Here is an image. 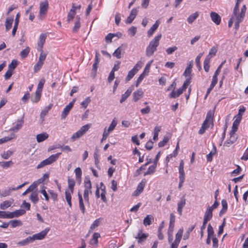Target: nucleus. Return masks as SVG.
<instances>
[{
  "instance_id": "54",
  "label": "nucleus",
  "mask_w": 248,
  "mask_h": 248,
  "mask_svg": "<svg viewBox=\"0 0 248 248\" xmlns=\"http://www.w3.org/2000/svg\"><path fill=\"white\" fill-rule=\"evenodd\" d=\"M13 164L12 161H2L0 162V166L2 167L3 168H8L11 167V166Z\"/></svg>"
},
{
  "instance_id": "28",
  "label": "nucleus",
  "mask_w": 248,
  "mask_h": 248,
  "mask_svg": "<svg viewBox=\"0 0 248 248\" xmlns=\"http://www.w3.org/2000/svg\"><path fill=\"white\" fill-rule=\"evenodd\" d=\"M156 167V164L154 163L153 165L149 166L148 170L144 173V175H150L154 173L155 172Z\"/></svg>"
},
{
  "instance_id": "52",
  "label": "nucleus",
  "mask_w": 248,
  "mask_h": 248,
  "mask_svg": "<svg viewBox=\"0 0 248 248\" xmlns=\"http://www.w3.org/2000/svg\"><path fill=\"white\" fill-rule=\"evenodd\" d=\"M195 225H193L190 228H189L187 231L185 232L183 239L184 240L187 239L189 237L190 233L193 230V229L195 228Z\"/></svg>"
},
{
  "instance_id": "15",
  "label": "nucleus",
  "mask_w": 248,
  "mask_h": 248,
  "mask_svg": "<svg viewBox=\"0 0 248 248\" xmlns=\"http://www.w3.org/2000/svg\"><path fill=\"white\" fill-rule=\"evenodd\" d=\"M78 198L79 200V207L82 214L85 212V207L83 202V199L81 194L79 192L78 193Z\"/></svg>"
},
{
  "instance_id": "13",
  "label": "nucleus",
  "mask_w": 248,
  "mask_h": 248,
  "mask_svg": "<svg viewBox=\"0 0 248 248\" xmlns=\"http://www.w3.org/2000/svg\"><path fill=\"white\" fill-rule=\"evenodd\" d=\"M212 217L213 211L211 210V209H209L207 208L204 215L203 221L208 222V221L211 219Z\"/></svg>"
},
{
  "instance_id": "9",
  "label": "nucleus",
  "mask_w": 248,
  "mask_h": 248,
  "mask_svg": "<svg viewBox=\"0 0 248 248\" xmlns=\"http://www.w3.org/2000/svg\"><path fill=\"white\" fill-rule=\"evenodd\" d=\"M146 184L145 179H143L141 181V182L138 185L136 190L134 192V195L138 196L140 193H141L143 190V188L145 186Z\"/></svg>"
},
{
  "instance_id": "25",
  "label": "nucleus",
  "mask_w": 248,
  "mask_h": 248,
  "mask_svg": "<svg viewBox=\"0 0 248 248\" xmlns=\"http://www.w3.org/2000/svg\"><path fill=\"white\" fill-rule=\"evenodd\" d=\"M30 200L34 204L36 203L38 200V192L36 191H33L30 195Z\"/></svg>"
},
{
  "instance_id": "11",
  "label": "nucleus",
  "mask_w": 248,
  "mask_h": 248,
  "mask_svg": "<svg viewBox=\"0 0 248 248\" xmlns=\"http://www.w3.org/2000/svg\"><path fill=\"white\" fill-rule=\"evenodd\" d=\"M160 24V21L159 20H157L155 23L151 27V28L148 30L147 32V35L149 37L152 36L154 32L157 29L158 27Z\"/></svg>"
},
{
  "instance_id": "62",
  "label": "nucleus",
  "mask_w": 248,
  "mask_h": 248,
  "mask_svg": "<svg viewBox=\"0 0 248 248\" xmlns=\"http://www.w3.org/2000/svg\"><path fill=\"white\" fill-rule=\"evenodd\" d=\"M17 65V61L15 60H12L11 63L9 64L8 68L9 70L13 71L14 70Z\"/></svg>"
},
{
  "instance_id": "42",
  "label": "nucleus",
  "mask_w": 248,
  "mask_h": 248,
  "mask_svg": "<svg viewBox=\"0 0 248 248\" xmlns=\"http://www.w3.org/2000/svg\"><path fill=\"white\" fill-rule=\"evenodd\" d=\"M221 204L222 206V209L220 211V215L224 214L227 210L228 208V204L225 200H222L221 201Z\"/></svg>"
},
{
  "instance_id": "4",
  "label": "nucleus",
  "mask_w": 248,
  "mask_h": 248,
  "mask_svg": "<svg viewBox=\"0 0 248 248\" xmlns=\"http://www.w3.org/2000/svg\"><path fill=\"white\" fill-rule=\"evenodd\" d=\"M50 229L49 228H46L43 231H41L39 233L33 234L31 236L33 241L36 240H42L43 239L48 232H49Z\"/></svg>"
},
{
  "instance_id": "50",
  "label": "nucleus",
  "mask_w": 248,
  "mask_h": 248,
  "mask_svg": "<svg viewBox=\"0 0 248 248\" xmlns=\"http://www.w3.org/2000/svg\"><path fill=\"white\" fill-rule=\"evenodd\" d=\"M98 63H99L98 62H94L93 65V68H92V72H91V76L93 78L96 76V71H97V65H98Z\"/></svg>"
},
{
  "instance_id": "24",
  "label": "nucleus",
  "mask_w": 248,
  "mask_h": 248,
  "mask_svg": "<svg viewBox=\"0 0 248 248\" xmlns=\"http://www.w3.org/2000/svg\"><path fill=\"white\" fill-rule=\"evenodd\" d=\"M241 122V120L237 119H236L234 122H233L232 129L231 131H232V134H235L238 129V126Z\"/></svg>"
},
{
  "instance_id": "16",
  "label": "nucleus",
  "mask_w": 248,
  "mask_h": 248,
  "mask_svg": "<svg viewBox=\"0 0 248 248\" xmlns=\"http://www.w3.org/2000/svg\"><path fill=\"white\" fill-rule=\"evenodd\" d=\"M13 200L5 201L1 202L0 204V208L1 210H5L8 207H10L13 204Z\"/></svg>"
},
{
  "instance_id": "60",
  "label": "nucleus",
  "mask_w": 248,
  "mask_h": 248,
  "mask_svg": "<svg viewBox=\"0 0 248 248\" xmlns=\"http://www.w3.org/2000/svg\"><path fill=\"white\" fill-rule=\"evenodd\" d=\"M13 154V152L11 151H8L7 152H4L2 154H1V157L4 159H7L9 158L10 156H11Z\"/></svg>"
},
{
  "instance_id": "1",
  "label": "nucleus",
  "mask_w": 248,
  "mask_h": 248,
  "mask_svg": "<svg viewBox=\"0 0 248 248\" xmlns=\"http://www.w3.org/2000/svg\"><path fill=\"white\" fill-rule=\"evenodd\" d=\"M161 37V34H158L150 42L149 44L146 49V56L149 57L154 54V52L156 50L157 46L159 45V41Z\"/></svg>"
},
{
  "instance_id": "43",
  "label": "nucleus",
  "mask_w": 248,
  "mask_h": 248,
  "mask_svg": "<svg viewBox=\"0 0 248 248\" xmlns=\"http://www.w3.org/2000/svg\"><path fill=\"white\" fill-rule=\"evenodd\" d=\"M217 152L216 147L215 145H213V148L209 154L207 155V161H211L212 160V156L215 155Z\"/></svg>"
},
{
  "instance_id": "41",
  "label": "nucleus",
  "mask_w": 248,
  "mask_h": 248,
  "mask_svg": "<svg viewBox=\"0 0 248 248\" xmlns=\"http://www.w3.org/2000/svg\"><path fill=\"white\" fill-rule=\"evenodd\" d=\"M68 188L72 193L74 192V187L75 185V182L74 179L68 178Z\"/></svg>"
},
{
  "instance_id": "63",
  "label": "nucleus",
  "mask_w": 248,
  "mask_h": 248,
  "mask_svg": "<svg viewBox=\"0 0 248 248\" xmlns=\"http://www.w3.org/2000/svg\"><path fill=\"white\" fill-rule=\"evenodd\" d=\"M41 93L35 92V95L34 97L31 98V101L34 103L38 102L41 98Z\"/></svg>"
},
{
  "instance_id": "10",
  "label": "nucleus",
  "mask_w": 248,
  "mask_h": 248,
  "mask_svg": "<svg viewBox=\"0 0 248 248\" xmlns=\"http://www.w3.org/2000/svg\"><path fill=\"white\" fill-rule=\"evenodd\" d=\"M23 123L24 120L23 118L18 119L15 126L11 128L10 130L15 132H17L21 128Z\"/></svg>"
},
{
  "instance_id": "51",
  "label": "nucleus",
  "mask_w": 248,
  "mask_h": 248,
  "mask_svg": "<svg viewBox=\"0 0 248 248\" xmlns=\"http://www.w3.org/2000/svg\"><path fill=\"white\" fill-rule=\"evenodd\" d=\"M203 54V52H202L199 54V55L197 56L195 59V62L199 68V70H200L202 69L201 63H200V59L201 57L202 56Z\"/></svg>"
},
{
  "instance_id": "18",
  "label": "nucleus",
  "mask_w": 248,
  "mask_h": 248,
  "mask_svg": "<svg viewBox=\"0 0 248 248\" xmlns=\"http://www.w3.org/2000/svg\"><path fill=\"white\" fill-rule=\"evenodd\" d=\"M48 138V135L46 133H43L37 135L36 140L38 142H42Z\"/></svg>"
},
{
  "instance_id": "35",
  "label": "nucleus",
  "mask_w": 248,
  "mask_h": 248,
  "mask_svg": "<svg viewBox=\"0 0 248 248\" xmlns=\"http://www.w3.org/2000/svg\"><path fill=\"white\" fill-rule=\"evenodd\" d=\"M199 13L198 12L191 14L187 19V21L189 24H192L193 21L198 17Z\"/></svg>"
},
{
  "instance_id": "38",
  "label": "nucleus",
  "mask_w": 248,
  "mask_h": 248,
  "mask_svg": "<svg viewBox=\"0 0 248 248\" xmlns=\"http://www.w3.org/2000/svg\"><path fill=\"white\" fill-rule=\"evenodd\" d=\"M72 193L71 192H69L68 190H66L65 192V199L68 203V205L70 207L72 206V202H71V194Z\"/></svg>"
},
{
  "instance_id": "21",
  "label": "nucleus",
  "mask_w": 248,
  "mask_h": 248,
  "mask_svg": "<svg viewBox=\"0 0 248 248\" xmlns=\"http://www.w3.org/2000/svg\"><path fill=\"white\" fill-rule=\"evenodd\" d=\"M154 221V217L152 215H148L143 219V224L144 226H148L152 224Z\"/></svg>"
},
{
  "instance_id": "34",
  "label": "nucleus",
  "mask_w": 248,
  "mask_h": 248,
  "mask_svg": "<svg viewBox=\"0 0 248 248\" xmlns=\"http://www.w3.org/2000/svg\"><path fill=\"white\" fill-rule=\"evenodd\" d=\"M84 189H88L89 190H91L92 188V184L91 182L89 177H85L84 182Z\"/></svg>"
},
{
  "instance_id": "3",
  "label": "nucleus",
  "mask_w": 248,
  "mask_h": 248,
  "mask_svg": "<svg viewBox=\"0 0 248 248\" xmlns=\"http://www.w3.org/2000/svg\"><path fill=\"white\" fill-rule=\"evenodd\" d=\"M183 233V229L180 228L175 235V239L174 242L171 243V248H177L180 242Z\"/></svg>"
},
{
  "instance_id": "45",
  "label": "nucleus",
  "mask_w": 248,
  "mask_h": 248,
  "mask_svg": "<svg viewBox=\"0 0 248 248\" xmlns=\"http://www.w3.org/2000/svg\"><path fill=\"white\" fill-rule=\"evenodd\" d=\"M30 51V48L29 47L27 46L26 48L22 50L20 53V56L22 58L24 59L26 58Z\"/></svg>"
},
{
  "instance_id": "23",
  "label": "nucleus",
  "mask_w": 248,
  "mask_h": 248,
  "mask_svg": "<svg viewBox=\"0 0 248 248\" xmlns=\"http://www.w3.org/2000/svg\"><path fill=\"white\" fill-rule=\"evenodd\" d=\"M143 92L141 90H138L136 92L133 93V100L137 102L140 98L142 96Z\"/></svg>"
},
{
  "instance_id": "44",
  "label": "nucleus",
  "mask_w": 248,
  "mask_h": 248,
  "mask_svg": "<svg viewBox=\"0 0 248 248\" xmlns=\"http://www.w3.org/2000/svg\"><path fill=\"white\" fill-rule=\"evenodd\" d=\"M92 194V190H89L88 189H84V194H83V198L85 201V202L88 204H89V194Z\"/></svg>"
},
{
  "instance_id": "33",
  "label": "nucleus",
  "mask_w": 248,
  "mask_h": 248,
  "mask_svg": "<svg viewBox=\"0 0 248 248\" xmlns=\"http://www.w3.org/2000/svg\"><path fill=\"white\" fill-rule=\"evenodd\" d=\"M84 134H85L84 132H83L82 131H81L80 129H79L78 131L76 133H74L72 136L71 138V139L74 141L77 139L79 138L80 137H82Z\"/></svg>"
},
{
  "instance_id": "29",
  "label": "nucleus",
  "mask_w": 248,
  "mask_h": 248,
  "mask_svg": "<svg viewBox=\"0 0 248 248\" xmlns=\"http://www.w3.org/2000/svg\"><path fill=\"white\" fill-rule=\"evenodd\" d=\"M184 163L183 160H181L179 167V176L182 177H185V174L184 172Z\"/></svg>"
},
{
  "instance_id": "26",
  "label": "nucleus",
  "mask_w": 248,
  "mask_h": 248,
  "mask_svg": "<svg viewBox=\"0 0 248 248\" xmlns=\"http://www.w3.org/2000/svg\"><path fill=\"white\" fill-rule=\"evenodd\" d=\"M100 236V234L97 232H94L93 236V238L90 240V244L92 245H97L98 243V238Z\"/></svg>"
},
{
  "instance_id": "37",
  "label": "nucleus",
  "mask_w": 248,
  "mask_h": 248,
  "mask_svg": "<svg viewBox=\"0 0 248 248\" xmlns=\"http://www.w3.org/2000/svg\"><path fill=\"white\" fill-rule=\"evenodd\" d=\"M218 50V47L217 46H214L212 47L211 50H210L209 52V54L206 56V57H209L210 60L211 59V58L215 56Z\"/></svg>"
},
{
  "instance_id": "64",
  "label": "nucleus",
  "mask_w": 248,
  "mask_h": 248,
  "mask_svg": "<svg viewBox=\"0 0 248 248\" xmlns=\"http://www.w3.org/2000/svg\"><path fill=\"white\" fill-rule=\"evenodd\" d=\"M207 232H208V236H211L212 237L214 236V229L210 224H209L208 225Z\"/></svg>"
},
{
  "instance_id": "14",
  "label": "nucleus",
  "mask_w": 248,
  "mask_h": 248,
  "mask_svg": "<svg viewBox=\"0 0 248 248\" xmlns=\"http://www.w3.org/2000/svg\"><path fill=\"white\" fill-rule=\"evenodd\" d=\"M61 154V153H59L54 155H50L48 158L45 159L47 164L50 165L52 163L54 162L55 161H56L59 158Z\"/></svg>"
},
{
  "instance_id": "57",
  "label": "nucleus",
  "mask_w": 248,
  "mask_h": 248,
  "mask_svg": "<svg viewBox=\"0 0 248 248\" xmlns=\"http://www.w3.org/2000/svg\"><path fill=\"white\" fill-rule=\"evenodd\" d=\"M46 187L44 186H43L41 187V189L40 190V192L43 195V196L45 197V200L46 201H48L49 200V197L48 195L46 192V191L45 190Z\"/></svg>"
},
{
  "instance_id": "2",
  "label": "nucleus",
  "mask_w": 248,
  "mask_h": 248,
  "mask_svg": "<svg viewBox=\"0 0 248 248\" xmlns=\"http://www.w3.org/2000/svg\"><path fill=\"white\" fill-rule=\"evenodd\" d=\"M48 8V3L47 0L40 3L39 18L43 19L46 16Z\"/></svg>"
},
{
  "instance_id": "31",
  "label": "nucleus",
  "mask_w": 248,
  "mask_h": 248,
  "mask_svg": "<svg viewBox=\"0 0 248 248\" xmlns=\"http://www.w3.org/2000/svg\"><path fill=\"white\" fill-rule=\"evenodd\" d=\"M37 187L36 186V184L34 183L33 182L23 193V196H25L27 195L28 193L30 192H33V191L34 190L35 188H36Z\"/></svg>"
},
{
  "instance_id": "20",
  "label": "nucleus",
  "mask_w": 248,
  "mask_h": 248,
  "mask_svg": "<svg viewBox=\"0 0 248 248\" xmlns=\"http://www.w3.org/2000/svg\"><path fill=\"white\" fill-rule=\"evenodd\" d=\"M33 239L31 236H29L27 238L19 241L17 243V245L20 246H26L29 244L30 243H32L33 242Z\"/></svg>"
},
{
  "instance_id": "19",
  "label": "nucleus",
  "mask_w": 248,
  "mask_h": 248,
  "mask_svg": "<svg viewBox=\"0 0 248 248\" xmlns=\"http://www.w3.org/2000/svg\"><path fill=\"white\" fill-rule=\"evenodd\" d=\"M186 204V199H181V201L178 202L177 205V211L181 216L182 214V210L183 207L185 206Z\"/></svg>"
},
{
  "instance_id": "49",
  "label": "nucleus",
  "mask_w": 248,
  "mask_h": 248,
  "mask_svg": "<svg viewBox=\"0 0 248 248\" xmlns=\"http://www.w3.org/2000/svg\"><path fill=\"white\" fill-rule=\"evenodd\" d=\"M210 58L209 57H206L204 61V69L205 70V71L207 72L209 71V68H210V65H209V63H210Z\"/></svg>"
},
{
  "instance_id": "48",
  "label": "nucleus",
  "mask_w": 248,
  "mask_h": 248,
  "mask_svg": "<svg viewBox=\"0 0 248 248\" xmlns=\"http://www.w3.org/2000/svg\"><path fill=\"white\" fill-rule=\"evenodd\" d=\"M38 50L40 52L38 61L44 63L46 57V54L43 52V49H38Z\"/></svg>"
},
{
  "instance_id": "27",
  "label": "nucleus",
  "mask_w": 248,
  "mask_h": 248,
  "mask_svg": "<svg viewBox=\"0 0 248 248\" xmlns=\"http://www.w3.org/2000/svg\"><path fill=\"white\" fill-rule=\"evenodd\" d=\"M183 93L182 89H179L177 91H175L174 90H173L172 92L170 94V98H175L176 97L179 96L180 94H181Z\"/></svg>"
},
{
  "instance_id": "46",
  "label": "nucleus",
  "mask_w": 248,
  "mask_h": 248,
  "mask_svg": "<svg viewBox=\"0 0 248 248\" xmlns=\"http://www.w3.org/2000/svg\"><path fill=\"white\" fill-rule=\"evenodd\" d=\"M100 218L96 219L93 223L91 225L89 230V232H92L95 228L97 227L100 224Z\"/></svg>"
},
{
  "instance_id": "36",
  "label": "nucleus",
  "mask_w": 248,
  "mask_h": 248,
  "mask_svg": "<svg viewBox=\"0 0 248 248\" xmlns=\"http://www.w3.org/2000/svg\"><path fill=\"white\" fill-rule=\"evenodd\" d=\"M49 177V174L48 173H45L43 175L42 177L39 178L38 180L34 181V183L36 184V186H38L41 183H43L45 180L47 179Z\"/></svg>"
},
{
  "instance_id": "47",
  "label": "nucleus",
  "mask_w": 248,
  "mask_h": 248,
  "mask_svg": "<svg viewBox=\"0 0 248 248\" xmlns=\"http://www.w3.org/2000/svg\"><path fill=\"white\" fill-rule=\"evenodd\" d=\"M45 82V79L44 78L41 79L37 86V89L36 90V92L41 93L42 91V89L44 86V85Z\"/></svg>"
},
{
  "instance_id": "40",
  "label": "nucleus",
  "mask_w": 248,
  "mask_h": 248,
  "mask_svg": "<svg viewBox=\"0 0 248 248\" xmlns=\"http://www.w3.org/2000/svg\"><path fill=\"white\" fill-rule=\"evenodd\" d=\"M76 20L75 25L73 28V31L74 32H77L80 27V17L78 16H77Z\"/></svg>"
},
{
  "instance_id": "22",
  "label": "nucleus",
  "mask_w": 248,
  "mask_h": 248,
  "mask_svg": "<svg viewBox=\"0 0 248 248\" xmlns=\"http://www.w3.org/2000/svg\"><path fill=\"white\" fill-rule=\"evenodd\" d=\"M132 91V89L131 88H129L127 90L125 93L124 94H123L120 100V102L122 103L124 102L130 95L131 92Z\"/></svg>"
},
{
  "instance_id": "55",
  "label": "nucleus",
  "mask_w": 248,
  "mask_h": 248,
  "mask_svg": "<svg viewBox=\"0 0 248 248\" xmlns=\"http://www.w3.org/2000/svg\"><path fill=\"white\" fill-rule=\"evenodd\" d=\"M122 51V47H119L117 49L115 50V51L113 53V55L116 57L117 59H120L121 58V51Z\"/></svg>"
},
{
  "instance_id": "39",
  "label": "nucleus",
  "mask_w": 248,
  "mask_h": 248,
  "mask_svg": "<svg viewBox=\"0 0 248 248\" xmlns=\"http://www.w3.org/2000/svg\"><path fill=\"white\" fill-rule=\"evenodd\" d=\"M13 18H7L5 21V28L6 31L9 30L12 26Z\"/></svg>"
},
{
  "instance_id": "17",
  "label": "nucleus",
  "mask_w": 248,
  "mask_h": 248,
  "mask_svg": "<svg viewBox=\"0 0 248 248\" xmlns=\"http://www.w3.org/2000/svg\"><path fill=\"white\" fill-rule=\"evenodd\" d=\"M142 231L140 230L138 233L137 235L135 236V238L136 239H138V242L139 243H141L142 242H143L146 238L148 236V235H147L145 233H141Z\"/></svg>"
},
{
  "instance_id": "56",
  "label": "nucleus",
  "mask_w": 248,
  "mask_h": 248,
  "mask_svg": "<svg viewBox=\"0 0 248 248\" xmlns=\"http://www.w3.org/2000/svg\"><path fill=\"white\" fill-rule=\"evenodd\" d=\"M73 10H70L68 14L67 17V21L68 22H70L72 21L76 15V13H74Z\"/></svg>"
},
{
  "instance_id": "7",
  "label": "nucleus",
  "mask_w": 248,
  "mask_h": 248,
  "mask_svg": "<svg viewBox=\"0 0 248 248\" xmlns=\"http://www.w3.org/2000/svg\"><path fill=\"white\" fill-rule=\"evenodd\" d=\"M138 12V10L136 8L132 9L130 15L128 16L125 21V23L126 24H131L137 15Z\"/></svg>"
},
{
  "instance_id": "6",
  "label": "nucleus",
  "mask_w": 248,
  "mask_h": 248,
  "mask_svg": "<svg viewBox=\"0 0 248 248\" xmlns=\"http://www.w3.org/2000/svg\"><path fill=\"white\" fill-rule=\"evenodd\" d=\"M140 68L141 66H139V63H137L135 66L128 72V75L125 78L126 81H129L134 75L137 73L139 70V68Z\"/></svg>"
},
{
  "instance_id": "58",
  "label": "nucleus",
  "mask_w": 248,
  "mask_h": 248,
  "mask_svg": "<svg viewBox=\"0 0 248 248\" xmlns=\"http://www.w3.org/2000/svg\"><path fill=\"white\" fill-rule=\"evenodd\" d=\"M26 213L25 210L23 209L16 210L14 212L15 217H18L24 215Z\"/></svg>"
},
{
  "instance_id": "30",
  "label": "nucleus",
  "mask_w": 248,
  "mask_h": 248,
  "mask_svg": "<svg viewBox=\"0 0 248 248\" xmlns=\"http://www.w3.org/2000/svg\"><path fill=\"white\" fill-rule=\"evenodd\" d=\"M75 172L76 173V177L77 181L79 183L81 182L82 170L80 168L78 167L75 170Z\"/></svg>"
},
{
  "instance_id": "32",
  "label": "nucleus",
  "mask_w": 248,
  "mask_h": 248,
  "mask_svg": "<svg viewBox=\"0 0 248 248\" xmlns=\"http://www.w3.org/2000/svg\"><path fill=\"white\" fill-rule=\"evenodd\" d=\"M84 134H85L84 132H83L82 131H81L80 129H79L78 131L76 133H74L72 136L71 138V139L74 141L77 139L79 138L80 137H82Z\"/></svg>"
},
{
  "instance_id": "59",
  "label": "nucleus",
  "mask_w": 248,
  "mask_h": 248,
  "mask_svg": "<svg viewBox=\"0 0 248 248\" xmlns=\"http://www.w3.org/2000/svg\"><path fill=\"white\" fill-rule=\"evenodd\" d=\"M117 124V122L115 120H113L107 131L109 133L113 131L116 127Z\"/></svg>"
},
{
  "instance_id": "12",
  "label": "nucleus",
  "mask_w": 248,
  "mask_h": 248,
  "mask_svg": "<svg viewBox=\"0 0 248 248\" xmlns=\"http://www.w3.org/2000/svg\"><path fill=\"white\" fill-rule=\"evenodd\" d=\"M46 38V34L41 33L39 36L37 45L39 47L38 49H43L44 44L45 43V41Z\"/></svg>"
},
{
  "instance_id": "53",
  "label": "nucleus",
  "mask_w": 248,
  "mask_h": 248,
  "mask_svg": "<svg viewBox=\"0 0 248 248\" xmlns=\"http://www.w3.org/2000/svg\"><path fill=\"white\" fill-rule=\"evenodd\" d=\"M9 224H11L12 227L15 228L17 226H19L22 225V223L20 221L17 220H12L9 222Z\"/></svg>"
},
{
  "instance_id": "61",
  "label": "nucleus",
  "mask_w": 248,
  "mask_h": 248,
  "mask_svg": "<svg viewBox=\"0 0 248 248\" xmlns=\"http://www.w3.org/2000/svg\"><path fill=\"white\" fill-rule=\"evenodd\" d=\"M160 131V128L159 127L156 126L154 128V137H153V140H158V133Z\"/></svg>"
},
{
  "instance_id": "8",
  "label": "nucleus",
  "mask_w": 248,
  "mask_h": 248,
  "mask_svg": "<svg viewBox=\"0 0 248 248\" xmlns=\"http://www.w3.org/2000/svg\"><path fill=\"white\" fill-rule=\"evenodd\" d=\"M210 16L213 22L216 25H219L221 21L220 16L216 12H212L210 13Z\"/></svg>"
},
{
  "instance_id": "5",
  "label": "nucleus",
  "mask_w": 248,
  "mask_h": 248,
  "mask_svg": "<svg viewBox=\"0 0 248 248\" xmlns=\"http://www.w3.org/2000/svg\"><path fill=\"white\" fill-rule=\"evenodd\" d=\"M75 101V100H73L72 101L70 102L68 104V105H67L64 108V109H63L62 113V114H61V118H62V119H64L66 117V116L68 114L70 110L72 108V107H73V106L74 105Z\"/></svg>"
}]
</instances>
